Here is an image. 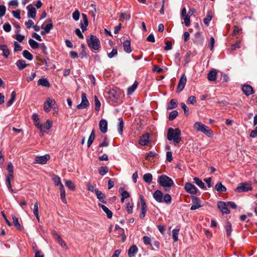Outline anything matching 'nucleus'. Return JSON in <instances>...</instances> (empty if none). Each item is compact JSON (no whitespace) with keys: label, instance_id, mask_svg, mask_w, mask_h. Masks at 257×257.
<instances>
[{"label":"nucleus","instance_id":"16","mask_svg":"<svg viewBox=\"0 0 257 257\" xmlns=\"http://www.w3.org/2000/svg\"><path fill=\"white\" fill-rule=\"evenodd\" d=\"M192 201L193 205L191 207V210H194L198 209L202 206V205L200 204V201L198 198L193 196L192 197Z\"/></svg>","mask_w":257,"mask_h":257},{"label":"nucleus","instance_id":"32","mask_svg":"<svg viewBox=\"0 0 257 257\" xmlns=\"http://www.w3.org/2000/svg\"><path fill=\"white\" fill-rule=\"evenodd\" d=\"M60 198L61 200L65 204L67 203V201L65 198V191L64 189V187L63 185L61 186V187H60Z\"/></svg>","mask_w":257,"mask_h":257},{"label":"nucleus","instance_id":"53","mask_svg":"<svg viewBox=\"0 0 257 257\" xmlns=\"http://www.w3.org/2000/svg\"><path fill=\"white\" fill-rule=\"evenodd\" d=\"M196 102V99L194 96H190L187 100V103L188 104H194Z\"/></svg>","mask_w":257,"mask_h":257},{"label":"nucleus","instance_id":"59","mask_svg":"<svg viewBox=\"0 0 257 257\" xmlns=\"http://www.w3.org/2000/svg\"><path fill=\"white\" fill-rule=\"evenodd\" d=\"M240 41H239V40L237 41L234 44H233L231 46V49L232 50H235L237 48H239L240 47Z\"/></svg>","mask_w":257,"mask_h":257},{"label":"nucleus","instance_id":"22","mask_svg":"<svg viewBox=\"0 0 257 257\" xmlns=\"http://www.w3.org/2000/svg\"><path fill=\"white\" fill-rule=\"evenodd\" d=\"M138 248L135 245H132L128 250V255L129 257H133L138 252Z\"/></svg>","mask_w":257,"mask_h":257},{"label":"nucleus","instance_id":"62","mask_svg":"<svg viewBox=\"0 0 257 257\" xmlns=\"http://www.w3.org/2000/svg\"><path fill=\"white\" fill-rule=\"evenodd\" d=\"M14 46H15V47H14L15 51H21L22 50V47L17 42H14Z\"/></svg>","mask_w":257,"mask_h":257},{"label":"nucleus","instance_id":"29","mask_svg":"<svg viewBox=\"0 0 257 257\" xmlns=\"http://www.w3.org/2000/svg\"><path fill=\"white\" fill-rule=\"evenodd\" d=\"M16 65L20 70H22L28 66V64H26L25 61L21 59L18 60Z\"/></svg>","mask_w":257,"mask_h":257},{"label":"nucleus","instance_id":"52","mask_svg":"<svg viewBox=\"0 0 257 257\" xmlns=\"http://www.w3.org/2000/svg\"><path fill=\"white\" fill-rule=\"evenodd\" d=\"M180 105L184 111V114L186 115H188L189 114V108H188V107L183 102L181 103Z\"/></svg>","mask_w":257,"mask_h":257},{"label":"nucleus","instance_id":"30","mask_svg":"<svg viewBox=\"0 0 257 257\" xmlns=\"http://www.w3.org/2000/svg\"><path fill=\"white\" fill-rule=\"evenodd\" d=\"M52 180L54 182V184L56 186H60V187H61L62 185H63L61 181L60 178L56 175H53L52 176Z\"/></svg>","mask_w":257,"mask_h":257},{"label":"nucleus","instance_id":"60","mask_svg":"<svg viewBox=\"0 0 257 257\" xmlns=\"http://www.w3.org/2000/svg\"><path fill=\"white\" fill-rule=\"evenodd\" d=\"M7 170L9 172L8 174H13V170H14V167L11 162H10L8 164Z\"/></svg>","mask_w":257,"mask_h":257},{"label":"nucleus","instance_id":"19","mask_svg":"<svg viewBox=\"0 0 257 257\" xmlns=\"http://www.w3.org/2000/svg\"><path fill=\"white\" fill-rule=\"evenodd\" d=\"M99 127L102 133H106L107 131V122L105 119H101L99 123Z\"/></svg>","mask_w":257,"mask_h":257},{"label":"nucleus","instance_id":"26","mask_svg":"<svg viewBox=\"0 0 257 257\" xmlns=\"http://www.w3.org/2000/svg\"><path fill=\"white\" fill-rule=\"evenodd\" d=\"M123 47L124 51L128 53L132 52L131 48V41L130 40H125L123 43Z\"/></svg>","mask_w":257,"mask_h":257},{"label":"nucleus","instance_id":"23","mask_svg":"<svg viewBox=\"0 0 257 257\" xmlns=\"http://www.w3.org/2000/svg\"><path fill=\"white\" fill-rule=\"evenodd\" d=\"M88 25V21L87 17H83L82 19L80 21V26L82 31L84 32L86 30V28Z\"/></svg>","mask_w":257,"mask_h":257},{"label":"nucleus","instance_id":"64","mask_svg":"<svg viewBox=\"0 0 257 257\" xmlns=\"http://www.w3.org/2000/svg\"><path fill=\"white\" fill-rule=\"evenodd\" d=\"M19 5V3L17 0H12L9 3L10 6H13L14 7H17Z\"/></svg>","mask_w":257,"mask_h":257},{"label":"nucleus","instance_id":"42","mask_svg":"<svg viewBox=\"0 0 257 257\" xmlns=\"http://www.w3.org/2000/svg\"><path fill=\"white\" fill-rule=\"evenodd\" d=\"M53 28V24L52 23H49L47 24L46 25L44 24L42 25V28L44 29L46 32H49Z\"/></svg>","mask_w":257,"mask_h":257},{"label":"nucleus","instance_id":"39","mask_svg":"<svg viewBox=\"0 0 257 257\" xmlns=\"http://www.w3.org/2000/svg\"><path fill=\"white\" fill-rule=\"evenodd\" d=\"M29 43L31 48L33 49H36L39 47L40 44L32 39L29 40Z\"/></svg>","mask_w":257,"mask_h":257},{"label":"nucleus","instance_id":"18","mask_svg":"<svg viewBox=\"0 0 257 257\" xmlns=\"http://www.w3.org/2000/svg\"><path fill=\"white\" fill-rule=\"evenodd\" d=\"M2 52L1 54L6 58H7L10 55V50L8 46L6 45H0V52Z\"/></svg>","mask_w":257,"mask_h":257},{"label":"nucleus","instance_id":"14","mask_svg":"<svg viewBox=\"0 0 257 257\" xmlns=\"http://www.w3.org/2000/svg\"><path fill=\"white\" fill-rule=\"evenodd\" d=\"M55 103L54 99L49 98L44 104V109L46 112H49L52 107V105Z\"/></svg>","mask_w":257,"mask_h":257},{"label":"nucleus","instance_id":"40","mask_svg":"<svg viewBox=\"0 0 257 257\" xmlns=\"http://www.w3.org/2000/svg\"><path fill=\"white\" fill-rule=\"evenodd\" d=\"M177 106V101L175 99L171 100L170 105L167 106L168 110H172Z\"/></svg>","mask_w":257,"mask_h":257},{"label":"nucleus","instance_id":"35","mask_svg":"<svg viewBox=\"0 0 257 257\" xmlns=\"http://www.w3.org/2000/svg\"><path fill=\"white\" fill-rule=\"evenodd\" d=\"M180 230V228L177 227L176 228L172 230V236L175 242L178 240V234Z\"/></svg>","mask_w":257,"mask_h":257},{"label":"nucleus","instance_id":"10","mask_svg":"<svg viewBox=\"0 0 257 257\" xmlns=\"http://www.w3.org/2000/svg\"><path fill=\"white\" fill-rule=\"evenodd\" d=\"M50 157L49 155H46L42 156H37L35 158L34 163L45 164L50 159Z\"/></svg>","mask_w":257,"mask_h":257},{"label":"nucleus","instance_id":"2","mask_svg":"<svg viewBox=\"0 0 257 257\" xmlns=\"http://www.w3.org/2000/svg\"><path fill=\"white\" fill-rule=\"evenodd\" d=\"M153 196L155 200L159 203L165 202L168 204L171 203L172 198L170 195L167 193L164 195L162 192L159 190L155 191Z\"/></svg>","mask_w":257,"mask_h":257},{"label":"nucleus","instance_id":"9","mask_svg":"<svg viewBox=\"0 0 257 257\" xmlns=\"http://www.w3.org/2000/svg\"><path fill=\"white\" fill-rule=\"evenodd\" d=\"M217 206L223 214H228L230 212L227 202L219 201L217 203Z\"/></svg>","mask_w":257,"mask_h":257},{"label":"nucleus","instance_id":"46","mask_svg":"<svg viewBox=\"0 0 257 257\" xmlns=\"http://www.w3.org/2000/svg\"><path fill=\"white\" fill-rule=\"evenodd\" d=\"M94 102H95V109L96 111H99L100 107V102L98 100L97 97L95 95L94 96Z\"/></svg>","mask_w":257,"mask_h":257},{"label":"nucleus","instance_id":"34","mask_svg":"<svg viewBox=\"0 0 257 257\" xmlns=\"http://www.w3.org/2000/svg\"><path fill=\"white\" fill-rule=\"evenodd\" d=\"M215 189L216 191L219 192H225L226 191V187L220 182H219L215 185Z\"/></svg>","mask_w":257,"mask_h":257},{"label":"nucleus","instance_id":"33","mask_svg":"<svg viewBox=\"0 0 257 257\" xmlns=\"http://www.w3.org/2000/svg\"><path fill=\"white\" fill-rule=\"evenodd\" d=\"M194 182L201 189H204L205 188V186L204 185V183L200 179H199L198 177H194L193 178Z\"/></svg>","mask_w":257,"mask_h":257},{"label":"nucleus","instance_id":"55","mask_svg":"<svg viewBox=\"0 0 257 257\" xmlns=\"http://www.w3.org/2000/svg\"><path fill=\"white\" fill-rule=\"evenodd\" d=\"M87 188L89 191L94 192L95 193H96V190H99L98 189L95 188L94 186L90 184H88L87 185Z\"/></svg>","mask_w":257,"mask_h":257},{"label":"nucleus","instance_id":"38","mask_svg":"<svg viewBox=\"0 0 257 257\" xmlns=\"http://www.w3.org/2000/svg\"><path fill=\"white\" fill-rule=\"evenodd\" d=\"M144 181L147 183H150L153 180V176L151 173L145 174L143 176Z\"/></svg>","mask_w":257,"mask_h":257},{"label":"nucleus","instance_id":"48","mask_svg":"<svg viewBox=\"0 0 257 257\" xmlns=\"http://www.w3.org/2000/svg\"><path fill=\"white\" fill-rule=\"evenodd\" d=\"M178 114V113L177 110H173V111H171L169 115V120H173L177 117Z\"/></svg>","mask_w":257,"mask_h":257},{"label":"nucleus","instance_id":"44","mask_svg":"<svg viewBox=\"0 0 257 257\" xmlns=\"http://www.w3.org/2000/svg\"><path fill=\"white\" fill-rule=\"evenodd\" d=\"M225 230L226 232V235L228 237H229L231 235V231H232V228L231 224L229 222L227 223V224L225 225Z\"/></svg>","mask_w":257,"mask_h":257},{"label":"nucleus","instance_id":"56","mask_svg":"<svg viewBox=\"0 0 257 257\" xmlns=\"http://www.w3.org/2000/svg\"><path fill=\"white\" fill-rule=\"evenodd\" d=\"M117 54V50L116 49L113 48L111 52H110L109 53H108V57L109 58H112L113 57L116 56Z\"/></svg>","mask_w":257,"mask_h":257},{"label":"nucleus","instance_id":"31","mask_svg":"<svg viewBox=\"0 0 257 257\" xmlns=\"http://www.w3.org/2000/svg\"><path fill=\"white\" fill-rule=\"evenodd\" d=\"M217 72L216 70L210 71L208 74L207 78L210 81H214L216 78Z\"/></svg>","mask_w":257,"mask_h":257},{"label":"nucleus","instance_id":"24","mask_svg":"<svg viewBox=\"0 0 257 257\" xmlns=\"http://www.w3.org/2000/svg\"><path fill=\"white\" fill-rule=\"evenodd\" d=\"M96 193H95L97 199L99 201L102 203H106V200L105 199V196L104 194L102 193L100 190H96Z\"/></svg>","mask_w":257,"mask_h":257},{"label":"nucleus","instance_id":"51","mask_svg":"<svg viewBox=\"0 0 257 257\" xmlns=\"http://www.w3.org/2000/svg\"><path fill=\"white\" fill-rule=\"evenodd\" d=\"M13 223H14V225L16 226V227L18 229H21V226L19 222L18 218L17 217H16V216H14L13 217Z\"/></svg>","mask_w":257,"mask_h":257},{"label":"nucleus","instance_id":"13","mask_svg":"<svg viewBox=\"0 0 257 257\" xmlns=\"http://www.w3.org/2000/svg\"><path fill=\"white\" fill-rule=\"evenodd\" d=\"M186 82H187V78H186L185 75V74L182 75V76L179 80L178 84L177 89H178V92H181L182 90H183V89H184V88L185 86Z\"/></svg>","mask_w":257,"mask_h":257},{"label":"nucleus","instance_id":"63","mask_svg":"<svg viewBox=\"0 0 257 257\" xmlns=\"http://www.w3.org/2000/svg\"><path fill=\"white\" fill-rule=\"evenodd\" d=\"M52 122L48 119L45 124H44V126L47 129V130H50L51 128V127H52Z\"/></svg>","mask_w":257,"mask_h":257},{"label":"nucleus","instance_id":"1","mask_svg":"<svg viewBox=\"0 0 257 257\" xmlns=\"http://www.w3.org/2000/svg\"><path fill=\"white\" fill-rule=\"evenodd\" d=\"M181 132L180 129L170 127L167 132V139L173 141L174 144L177 146L181 141Z\"/></svg>","mask_w":257,"mask_h":257},{"label":"nucleus","instance_id":"7","mask_svg":"<svg viewBox=\"0 0 257 257\" xmlns=\"http://www.w3.org/2000/svg\"><path fill=\"white\" fill-rule=\"evenodd\" d=\"M139 198L140 199V204L141 206L140 218L143 219L145 217L147 206L144 199V196L142 195H140L139 196Z\"/></svg>","mask_w":257,"mask_h":257},{"label":"nucleus","instance_id":"4","mask_svg":"<svg viewBox=\"0 0 257 257\" xmlns=\"http://www.w3.org/2000/svg\"><path fill=\"white\" fill-rule=\"evenodd\" d=\"M122 93V91L118 88L111 89L108 92V98L112 103L121 102L120 97Z\"/></svg>","mask_w":257,"mask_h":257},{"label":"nucleus","instance_id":"17","mask_svg":"<svg viewBox=\"0 0 257 257\" xmlns=\"http://www.w3.org/2000/svg\"><path fill=\"white\" fill-rule=\"evenodd\" d=\"M13 179H14L13 174H8L6 177V184L7 185V186L9 190L11 192H13V189L11 186V180H13Z\"/></svg>","mask_w":257,"mask_h":257},{"label":"nucleus","instance_id":"58","mask_svg":"<svg viewBox=\"0 0 257 257\" xmlns=\"http://www.w3.org/2000/svg\"><path fill=\"white\" fill-rule=\"evenodd\" d=\"M6 8L4 5H0V16H4L6 14Z\"/></svg>","mask_w":257,"mask_h":257},{"label":"nucleus","instance_id":"45","mask_svg":"<svg viewBox=\"0 0 257 257\" xmlns=\"http://www.w3.org/2000/svg\"><path fill=\"white\" fill-rule=\"evenodd\" d=\"M98 172L100 175L104 176L108 172V168L106 166L101 167L99 169Z\"/></svg>","mask_w":257,"mask_h":257},{"label":"nucleus","instance_id":"37","mask_svg":"<svg viewBox=\"0 0 257 257\" xmlns=\"http://www.w3.org/2000/svg\"><path fill=\"white\" fill-rule=\"evenodd\" d=\"M95 132L94 130H92L90 135L89 136V137L88 140L87 142V147L89 148L90 147L91 144H92L94 140L95 139Z\"/></svg>","mask_w":257,"mask_h":257},{"label":"nucleus","instance_id":"47","mask_svg":"<svg viewBox=\"0 0 257 257\" xmlns=\"http://www.w3.org/2000/svg\"><path fill=\"white\" fill-rule=\"evenodd\" d=\"M126 209L128 213H132L133 209V203L132 202H127L126 204Z\"/></svg>","mask_w":257,"mask_h":257},{"label":"nucleus","instance_id":"27","mask_svg":"<svg viewBox=\"0 0 257 257\" xmlns=\"http://www.w3.org/2000/svg\"><path fill=\"white\" fill-rule=\"evenodd\" d=\"M38 85L46 87H49L50 86L49 82L47 79L44 78H41L38 81Z\"/></svg>","mask_w":257,"mask_h":257},{"label":"nucleus","instance_id":"5","mask_svg":"<svg viewBox=\"0 0 257 257\" xmlns=\"http://www.w3.org/2000/svg\"><path fill=\"white\" fill-rule=\"evenodd\" d=\"M193 127L196 131L200 132L208 137H211L213 136V132L211 130L200 122H195L193 125Z\"/></svg>","mask_w":257,"mask_h":257},{"label":"nucleus","instance_id":"49","mask_svg":"<svg viewBox=\"0 0 257 257\" xmlns=\"http://www.w3.org/2000/svg\"><path fill=\"white\" fill-rule=\"evenodd\" d=\"M65 185L71 190H74L75 188L74 184L70 180H66Z\"/></svg>","mask_w":257,"mask_h":257},{"label":"nucleus","instance_id":"12","mask_svg":"<svg viewBox=\"0 0 257 257\" xmlns=\"http://www.w3.org/2000/svg\"><path fill=\"white\" fill-rule=\"evenodd\" d=\"M186 191L192 194H196L197 192V188L190 183H186L184 187Z\"/></svg>","mask_w":257,"mask_h":257},{"label":"nucleus","instance_id":"11","mask_svg":"<svg viewBox=\"0 0 257 257\" xmlns=\"http://www.w3.org/2000/svg\"><path fill=\"white\" fill-rule=\"evenodd\" d=\"M251 190V185L246 183L240 184L236 189V191L238 192H246Z\"/></svg>","mask_w":257,"mask_h":257},{"label":"nucleus","instance_id":"15","mask_svg":"<svg viewBox=\"0 0 257 257\" xmlns=\"http://www.w3.org/2000/svg\"><path fill=\"white\" fill-rule=\"evenodd\" d=\"M139 143L142 146L147 145L149 143V134L146 133L140 137Z\"/></svg>","mask_w":257,"mask_h":257},{"label":"nucleus","instance_id":"41","mask_svg":"<svg viewBox=\"0 0 257 257\" xmlns=\"http://www.w3.org/2000/svg\"><path fill=\"white\" fill-rule=\"evenodd\" d=\"M119 123L118 125V131L119 134L121 135L123 131V121L121 117L119 118Z\"/></svg>","mask_w":257,"mask_h":257},{"label":"nucleus","instance_id":"50","mask_svg":"<svg viewBox=\"0 0 257 257\" xmlns=\"http://www.w3.org/2000/svg\"><path fill=\"white\" fill-rule=\"evenodd\" d=\"M57 240L58 242H59V243L60 244V245L61 246V247H62L63 248H67V246L66 243L61 238V237H60V235H58V237H57Z\"/></svg>","mask_w":257,"mask_h":257},{"label":"nucleus","instance_id":"3","mask_svg":"<svg viewBox=\"0 0 257 257\" xmlns=\"http://www.w3.org/2000/svg\"><path fill=\"white\" fill-rule=\"evenodd\" d=\"M158 182L164 188L166 191H169L171 187L174 184L173 180L165 175H162L159 177Z\"/></svg>","mask_w":257,"mask_h":257},{"label":"nucleus","instance_id":"36","mask_svg":"<svg viewBox=\"0 0 257 257\" xmlns=\"http://www.w3.org/2000/svg\"><path fill=\"white\" fill-rule=\"evenodd\" d=\"M16 93L15 91H13L11 93L10 99L7 102L6 106L7 107L10 106L14 102L16 99Z\"/></svg>","mask_w":257,"mask_h":257},{"label":"nucleus","instance_id":"20","mask_svg":"<svg viewBox=\"0 0 257 257\" xmlns=\"http://www.w3.org/2000/svg\"><path fill=\"white\" fill-rule=\"evenodd\" d=\"M242 90L247 96H248L253 93L252 87L248 85H243L242 87Z\"/></svg>","mask_w":257,"mask_h":257},{"label":"nucleus","instance_id":"54","mask_svg":"<svg viewBox=\"0 0 257 257\" xmlns=\"http://www.w3.org/2000/svg\"><path fill=\"white\" fill-rule=\"evenodd\" d=\"M144 243L146 245H151V238L147 236H144L143 238Z\"/></svg>","mask_w":257,"mask_h":257},{"label":"nucleus","instance_id":"8","mask_svg":"<svg viewBox=\"0 0 257 257\" xmlns=\"http://www.w3.org/2000/svg\"><path fill=\"white\" fill-rule=\"evenodd\" d=\"M89 105V102L86 97V95L85 93L81 94V102L77 105L76 108L78 109H83Z\"/></svg>","mask_w":257,"mask_h":257},{"label":"nucleus","instance_id":"6","mask_svg":"<svg viewBox=\"0 0 257 257\" xmlns=\"http://www.w3.org/2000/svg\"><path fill=\"white\" fill-rule=\"evenodd\" d=\"M87 43L89 47L94 50H98L100 44L99 39L95 36L90 35L89 39L87 40Z\"/></svg>","mask_w":257,"mask_h":257},{"label":"nucleus","instance_id":"43","mask_svg":"<svg viewBox=\"0 0 257 257\" xmlns=\"http://www.w3.org/2000/svg\"><path fill=\"white\" fill-rule=\"evenodd\" d=\"M23 56L28 60H32L33 59V56L28 51L24 50L23 52Z\"/></svg>","mask_w":257,"mask_h":257},{"label":"nucleus","instance_id":"21","mask_svg":"<svg viewBox=\"0 0 257 257\" xmlns=\"http://www.w3.org/2000/svg\"><path fill=\"white\" fill-rule=\"evenodd\" d=\"M27 10L28 11L27 16H36V10L35 7L32 4L28 5L27 7Z\"/></svg>","mask_w":257,"mask_h":257},{"label":"nucleus","instance_id":"57","mask_svg":"<svg viewBox=\"0 0 257 257\" xmlns=\"http://www.w3.org/2000/svg\"><path fill=\"white\" fill-rule=\"evenodd\" d=\"M3 29L6 32H9L11 30V26L9 23H6L3 25Z\"/></svg>","mask_w":257,"mask_h":257},{"label":"nucleus","instance_id":"25","mask_svg":"<svg viewBox=\"0 0 257 257\" xmlns=\"http://www.w3.org/2000/svg\"><path fill=\"white\" fill-rule=\"evenodd\" d=\"M98 206L102 208L103 211L106 214L108 218H111L112 216V212L104 205L99 203Z\"/></svg>","mask_w":257,"mask_h":257},{"label":"nucleus","instance_id":"28","mask_svg":"<svg viewBox=\"0 0 257 257\" xmlns=\"http://www.w3.org/2000/svg\"><path fill=\"white\" fill-rule=\"evenodd\" d=\"M138 85V82L136 81H135L134 84L127 88V94L128 95H131L136 89Z\"/></svg>","mask_w":257,"mask_h":257},{"label":"nucleus","instance_id":"61","mask_svg":"<svg viewBox=\"0 0 257 257\" xmlns=\"http://www.w3.org/2000/svg\"><path fill=\"white\" fill-rule=\"evenodd\" d=\"M16 39L19 42H21L24 39V36L20 34L19 33H16Z\"/></svg>","mask_w":257,"mask_h":257}]
</instances>
